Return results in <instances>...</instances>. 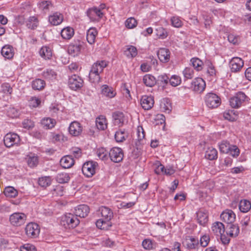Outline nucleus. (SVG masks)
<instances>
[{
	"label": "nucleus",
	"mask_w": 251,
	"mask_h": 251,
	"mask_svg": "<svg viewBox=\"0 0 251 251\" xmlns=\"http://www.w3.org/2000/svg\"><path fill=\"white\" fill-rule=\"evenodd\" d=\"M96 125L99 130H103L107 128V123L105 117L100 116L96 119Z\"/></svg>",
	"instance_id": "30"
},
{
	"label": "nucleus",
	"mask_w": 251,
	"mask_h": 251,
	"mask_svg": "<svg viewBox=\"0 0 251 251\" xmlns=\"http://www.w3.org/2000/svg\"><path fill=\"white\" fill-rule=\"evenodd\" d=\"M154 100L151 96L145 95L141 99L140 103L143 109L149 110L152 108L154 104Z\"/></svg>",
	"instance_id": "16"
},
{
	"label": "nucleus",
	"mask_w": 251,
	"mask_h": 251,
	"mask_svg": "<svg viewBox=\"0 0 251 251\" xmlns=\"http://www.w3.org/2000/svg\"><path fill=\"white\" fill-rule=\"evenodd\" d=\"M109 157L112 161L118 163L122 161L124 157V153L121 148L114 147L109 151Z\"/></svg>",
	"instance_id": "10"
},
{
	"label": "nucleus",
	"mask_w": 251,
	"mask_h": 251,
	"mask_svg": "<svg viewBox=\"0 0 251 251\" xmlns=\"http://www.w3.org/2000/svg\"><path fill=\"white\" fill-rule=\"evenodd\" d=\"M89 213V208L85 204H81L77 206L75 208V216L76 217H79L81 218H84L87 216Z\"/></svg>",
	"instance_id": "19"
},
{
	"label": "nucleus",
	"mask_w": 251,
	"mask_h": 251,
	"mask_svg": "<svg viewBox=\"0 0 251 251\" xmlns=\"http://www.w3.org/2000/svg\"><path fill=\"white\" fill-rule=\"evenodd\" d=\"M220 217L223 221L230 224L235 221L236 215L231 210L226 209L222 213Z\"/></svg>",
	"instance_id": "15"
},
{
	"label": "nucleus",
	"mask_w": 251,
	"mask_h": 251,
	"mask_svg": "<svg viewBox=\"0 0 251 251\" xmlns=\"http://www.w3.org/2000/svg\"><path fill=\"white\" fill-rule=\"evenodd\" d=\"M206 105L209 108L218 107L221 103L220 98L214 93H208L204 97Z\"/></svg>",
	"instance_id": "3"
},
{
	"label": "nucleus",
	"mask_w": 251,
	"mask_h": 251,
	"mask_svg": "<svg viewBox=\"0 0 251 251\" xmlns=\"http://www.w3.org/2000/svg\"><path fill=\"white\" fill-rule=\"evenodd\" d=\"M99 210L101 218L96 222V225L100 229L107 230L111 226L110 221L113 216V212L110 208L106 206L101 207Z\"/></svg>",
	"instance_id": "1"
},
{
	"label": "nucleus",
	"mask_w": 251,
	"mask_h": 251,
	"mask_svg": "<svg viewBox=\"0 0 251 251\" xmlns=\"http://www.w3.org/2000/svg\"><path fill=\"white\" fill-rule=\"evenodd\" d=\"M197 220L200 225L204 226L208 221L207 212L203 210H200L197 213Z\"/></svg>",
	"instance_id": "29"
},
{
	"label": "nucleus",
	"mask_w": 251,
	"mask_h": 251,
	"mask_svg": "<svg viewBox=\"0 0 251 251\" xmlns=\"http://www.w3.org/2000/svg\"><path fill=\"white\" fill-rule=\"evenodd\" d=\"M101 92L103 96L110 99L114 98L116 95V92L114 88L107 85H103L101 86Z\"/></svg>",
	"instance_id": "20"
},
{
	"label": "nucleus",
	"mask_w": 251,
	"mask_h": 251,
	"mask_svg": "<svg viewBox=\"0 0 251 251\" xmlns=\"http://www.w3.org/2000/svg\"><path fill=\"white\" fill-rule=\"evenodd\" d=\"M29 102L30 106L37 107L40 104L41 100L37 97H33L30 99Z\"/></svg>",
	"instance_id": "60"
},
{
	"label": "nucleus",
	"mask_w": 251,
	"mask_h": 251,
	"mask_svg": "<svg viewBox=\"0 0 251 251\" xmlns=\"http://www.w3.org/2000/svg\"><path fill=\"white\" fill-rule=\"evenodd\" d=\"M239 229L237 226L235 225H229V228L227 229L226 233L231 237H235L238 235Z\"/></svg>",
	"instance_id": "49"
},
{
	"label": "nucleus",
	"mask_w": 251,
	"mask_h": 251,
	"mask_svg": "<svg viewBox=\"0 0 251 251\" xmlns=\"http://www.w3.org/2000/svg\"><path fill=\"white\" fill-rule=\"evenodd\" d=\"M142 245L145 250H151L153 248V242L149 239H146L143 241Z\"/></svg>",
	"instance_id": "59"
},
{
	"label": "nucleus",
	"mask_w": 251,
	"mask_h": 251,
	"mask_svg": "<svg viewBox=\"0 0 251 251\" xmlns=\"http://www.w3.org/2000/svg\"><path fill=\"white\" fill-rule=\"evenodd\" d=\"M113 121L115 125L118 126H121L123 125L126 121V119L124 114L121 112H115L112 115Z\"/></svg>",
	"instance_id": "21"
},
{
	"label": "nucleus",
	"mask_w": 251,
	"mask_h": 251,
	"mask_svg": "<svg viewBox=\"0 0 251 251\" xmlns=\"http://www.w3.org/2000/svg\"><path fill=\"white\" fill-rule=\"evenodd\" d=\"M247 99L248 97L245 93L242 92H237L230 99V105L232 108H238L247 100Z\"/></svg>",
	"instance_id": "5"
},
{
	"label": "nucleus",
	"mask_w": 251,
	"mask_h": 251,
	"mask_svg": "<svg viewBox=\"0 0 251 251\" xmlns=\"http://www.w3.org/2000/svg\"><path fill=\"white\" fill-rule=\"evenodd\" d=\"M205 86V82L202 78L196 77L192 80L190 88L194 92L201 93L204 90Z\"/></svg>",
	"instance_id": "8"
},
{
	"label": "nucleus",
	"mask_w": 251,
	"mask_h": 251,
	"mask_svg": "<svg viewBox=\"0 0 251 251\" xmlns=\"http://www.w3.org/2000/svg\"><path fill=\"white\" fill-rule=\"evenodd\" d=\"M224 118L230 121H234L236 119L233 110H228L225 111L223 114Z\"/></svg>",
	"instance_id": "55"
},
{
	"label": "nucleus",
	"mask_w": 251,
	"mask_h": 251,
	"mask_svg": "<svg viewBox=\"0 0 251 251\" xmlns=\"http://www.w3.org/2000/svg\"><path fill=\"white\" fill-rule=\"evenodd\" d=\"M1 54L6 58H11L14 55L13 48L9 45L4 46L1 50Z\"/></svg>",
	"instance_id": "34"
},
{
	"label": "nucleus",
	"mask_w": 251,
	"mask_h": 251,
	"mask_svg": "<svg viewBox=\"0 0 251 251\" xmlns=\"http://www.w3.org/2000/svg\"><path fill=\"white\" fill-rule=\"evenodd\" d=\"M1 87V91L6 94H11L12 92V88L8 83H3Z\"/></svg>",
	"instance_id": "62"
},
{
	"label": "nucleus",
	"mask_w": 251,
	"mask_h": 251,
	"mask_svg": "<svg viewBox=\"0 0 251 251\" xmlns=\"http://www.w3.org/2000/svg\"><path fill=\"white\" fill-rule=\"evenodd\" d=\"M87 14L90 20L93 22L99 21L103 16V13L100 11V9L96 7L89 8Z\"/></svg>",
	"instance_id": "13"
},
{
	"label": "nucleus",
	"mask_w": 251,
	"mask_h": 251,
	"mask_svg": "<svg viewBox=\"0 0 251 251\" xmlns=\"http://www.w3.org/2000/svg\"><path fill=\"white\" fill-rule=\"evenodd\" d=\"M211 230L213 233L217 236L224 234L225 228L224 225L220 222H216L213 224L211 226Z\"/></svg>",
	"instance_id": "26"
},
{
	"label": "nucleus",
	"mask_w": 251,
	"mask_h": 251,
	"mask_svg": "<svg viewBox=\"0 0 251 251\" xmlns=\"http://www.w3.org/2000/svg\"><path fill=\"white\" fill-rule=\"evenodd\" d=\"M98 164L96 162L88 161L84 163L82 171L83 174L87 177H91L95 173L96 168Z\"/></svg>",
	"instance_id": "9"
},
{
	"label": "nucleus",
	"mask_w": 251,
	"mask_h": 251,
	"mask_svg": "<svg viewBox=\"0 0 251 251\" xmlns=\"http://www.w3.org/2000/svg\"><path fill=\"white\" fill-rule=\"evenodd\" d=\"M79 223V221L75 215L67 213L61 216L60 224L65 228L75 227Z\"/></svg>",
	"instance_id": "2"
},
{
	"label": "nucleus",
	"mask_w": 251,
	"mask_h": 251,
	"mask_svg": "<svg viewBox=\"0 0 251 251\" xmlns=\"http://www.w3.org/2000/svg\"><path fill=\"white\" fill-rule=\"evenodd\" d=\"M18 191L13 187L7 186L5 188L4 194L5 196L9 198H15L18 195Z\"/></svg>",
	"instance_id": "46"
},
{
	"label": "nucleus",
	"mask_w": 251,
	"mask_h": 251,
	"mask_svg": "<svg viewBox=\"0 0 251 251\" xmlns=\"http://www.w3.org/2000/svg\"><path fill=\"white\" fill-rule=\"evenodd\" d=\"M26 216L23 213L15 212L10 216L9 221L11 225L19 226L25 224Z\"/></svg>",
	"instance_id": "6"
},
{
	"label": "nucleus",
	"mask_w": 251,
	"mask_h": 251,
	"mask_svg": "<svg viewBox=\"0 0 251 251\" xmlns=\"http://www.w3.org/2000/svg\"><path fill=\"white\" fill-rule=\"evenodd\" d=\"M3 142L5 147L11 148L14 146H19L21 142V138L17 134L9 132L4 136Z\"/></svg>",
	"instance_id": "4"
},
{
	"label": "nucleus",
	"mask_w": 251,
	"mask_h": 251,
	"mask_svg": "<svg viewBox=\"0 0 251 251\" xmlns=\"http://www.w3.org/2000/svg\"><path fill=\"white\" fill-rule=\"evenodd\" d=\"M38 20L36 16H31L27 20L26 26L31 29H35L38 25Z\"/></svg>",
	"instance_id": "43"
},
{
	"label": "nucleus",
	"mask_w": 251,
	"mask_h": 251,
	"mask_svg": "<svg viewBox=\"0 0 251 251\" xmlns=\"http://www.w3.org/2000/svg\"><path fill=\"white\" fill-rule=\"evenodd\" d=\"M81 49L82 44L80 42L72 43L68 47V53L75 56L80 53Z\"/></svg>",
	"instance_id": "18"
},
{
	"label": "nucleus",
	"mask_w": 251,
	"mask_h": 251,
	"mask_svg": "<svg viewBox=\"0 0 251 251\" xmlns=\"http://www.w3.org/2000/svg\"><path fill=\"white\" fill-rule=\"evenodd\" d=\"M137 25L136 20L132 17L128 18L125 22L126 26L129 29L133 28L136 26Z\"/></svg>",
	"instance_id": "57"
},
{
	"label": "nucleus",
	"mask_w": 251,
	"mask_h": 251,
	"mask_svg": "<svg viewBox=\"0 0 251 251\" xmlns=\"http://www.w3.org/2000/svg\"><path fill=\"white\" fill-rule=\"evenodd\" d=\"M171 25L173 26L176 28H179L183 25V22L180 17L175 16L171 19Z\"/></svg>",
	"instance_id": "53"
},
{
	"label": "nucleus",
	"mask_w": 251,
	"mask_h": 251,
	"mask_svg": "<svg viewBox=\"0 0 251 251\" xmlns=\"http://www.w3.org/2000/svg\"><path fill=\"white\" fill-rule=\"evenodd\" d=\"M42 75L46 79L53 80L56 78V74L53 70L47 69L43 72Z\"/></svg>",
	"instance_id": "47"
},
{
	"label": "nucleus",
	"mask_w": 251,
	"mask_h": 251,
	"mask_svg": "<svg viewBox=\"0 0 251 251\" xmlns=\"http://www.w3.org/2000/svg\"><path fill=\"white\" fill-rule=\"evenodd\" d=\"M231 145L226 141H223L219 144V150L221 152L227 153L230 151Z\"/></svg>",
	"instance_id": "51"
},
{
	"label": "nucleus",
	"mask_w": 251,
	"mask_h": 251,
	"mask_svg": "<svg viewBox=\"0 0 251 251\" xmlns=\"http://www.w3.org/2000/svg\"><path fill=\"white\" fill-rule=\"evenodd\" d=\"M205 157L210 160H215L218 157V151L217 150L212 147L207 148L205 151Z\"/></svg>",
	"instance_id": "31"
},
{
	"label": "nucleus",
	"mask_w": 251,
	"mask_h": 251,
	"mask_svg": "<svg viewBox=\"0 0 251 251\" xmlns=\"http://www.w3.org/2000/svg\"><path fill=\"white\" fill-rule=\"evenodd\" d=\"M107 65V64L105 61H98L93 64L91 70L96 73H98L100 75V74L103 72L104 68H105Z\"/></svg>",
	"instance_id": "25"
},
{
	"label": "nucleus",
	"mask_w": 251,
	"mask_h": 251,
	"mask_svg": "<svg viewBox=\"0 0 251 251\" xmlns=\"http://www.w3.org/2000/svg\"><path fill=\"white\" fill-rule=\"evenodd\" d=\"M244 61L238 57H233L229 62V66L232 72H239L244 66Z\"/></svg>",
	"instance_id": "12"
},
{
	"label": "nucleus",
	"mask_w": 251,
	"mask_h": 251,
	"mask_svg": "<svg viewBox=\"0 0 251 251\" xmlns=\"http://www.w3.org/2000/svg\"><path fill=\"white\" fill-rule=\"evenodd\" d=\"M156 34L157 36L161 39H165L168 36L166 30L162 27H158L156 29Z\"/></svg>",
	"instance_id": "56"
},
{
	"label": "nucleus",
	"mask_w": 251,
	"mask_h": 251,
	"mask_svg": "<svg viewBox=\"0 0 251 251\" xmlns=\"http://www.w3.org/2000/svg\"><path fill=\"white\" fill-rule=\"evenodd\" d=\"M38 182L39 186L46 188L51 184L52 179L50 176H42L39 178Z\"/></svg>",
	"instance_id": "40"
},
{
	"label": "nucleus",
	"mask_w": 251,
	"mask_h": 251,
	"mask_svg": "<svg viewBox=\"0 0 251 251\" xmlns=\"http://www.w3.org/2000/svg\"><path fill=\"white\" fill-rule=\"evenodd\" d=\"M69 132L73 136H79L82 131L81 125L77 121L72 122L69 126Z\"/></svg>",
	"instance_id": "14"
},
{
	"label": "nucleus",
	"mask_w": 251,
	"mask_h": 251,
	"mask_svg": "<svg viewBox=\"0 0 251 251\" xmlns=\"http://www.w3.org/2000/svg\"><path fill=\"white\" fill-rule=\"evenodd\" d=\"M25 160L28 166L31 168L36 167L38 164V156L32 152H30L26 155Z\"/></svg>",
	"instance_id": "23"
},
{
	"label": "nucleus",
	"mask_w": 251,
	"mask_h": 251,
	"mask_svg": "<svg viewBox=\"0 0 251 251\" xmlns=\"http://www.w3.org/2000/svg\"><path fill=\"white\" fill-rule=\"evenodd\" d=\"M46 85L45 81L41 79H36L32 82V88L34 90H41L44 89Z\"/></svg>",
	"instance_id": "42"
},
{
	"label": "nucleus",
	"mask_w": 251,
	"mask_h": 251,
	"mask_svg": "<svg viewBox=\"0 0 251 251\" xmlns=\"http://www.w3.org/2000/svg\"><path fill=\"white\" fill-rule=\"evenodd\" d=\"M63 20V16L60 13L55 12L49 17L50 23L53 25H60Z\"/></svg>",
	"instance_id": "24"
},
{
	"label": "nucleus",
	"mask_w": 251,
	"mask_h": 251,
	"mask_svg": "<svg viewBox=\"0 0 251 251\" xmlns=\"http://www.w3.org/2000/svg\"><path fill=\"white\" fill-rule=\"evenodd\" d=\"M190 62L193 67L197 71H200L202 69L203 62L199 58L196 57L192 58Z\"/></svg>",
	"instance_id": "48"
},
{
	"label": "nucleus",
	"mask_w": 251,
	"mask_h": 251,
	"mask_svg": "<svg viewBox=\"0 0 251 251\" xmlns=\"http://www.w3.org/2000/svg\"><path fill=\"white\" fill-rule=\"evenodd\" d=\"M143 81L146 86L153 87L156 83L155 78L152 75L147 74L143 77Z\"/></svg>",
	"instance_id": "35"
},
{
	"label": "nucleus",
	"mask_w": 251,
	"mask_h": 251,
	"mask_svg": "<svg viewBox=\"0 0 251 251\" xmlns=\"http://www.w3.org/2000/svg\"><path fill=\"white\" fill-rule=\"evenodd\" d=\"M127 133L125 131L119 130L115 134V138L117 142H122L127 137Z\"/></svg>",
	"instance_id": "50"
},
{
	"label": "nucleus",
	"mask_w": 251,
	"mask_h": 251,
	"mask_svg": "<svg viewBox=\"0 0 251 251\" xmlns=\"http://www.w3.org/2000/svg\"><path fill=\"white\" fill-rule=\"evenodd\" d=\"M98 34V32L95 28H90L87 32L86 39L88 42L90 44H93L95 43L96 37Z\"/></svg>",
	"instance_id": "33"
},
{
	"label": "nucleus",
	"mask_w": 251,
	"mask_h": 251,
	"mask_svg": "<svg viewBox=\"0 0 251 251\" xmlns=\"http://www.w3.org/2000/svg\"><path fill=\"white\" fill-rule=\"evenodd\" d=\"M251 208V204L249 201L241 200L239 204L240 210L243 213L247 212Z\"/></svg>",
	"instance_id": "45"
},
{
	"label": "nucleus",
	"mask_w": 251,
	"mask_h": 251,
	"mask_svg": "<svg viewBox=\"0 0 251 251\" xmlns=\"http://www.w3.org/2000/svg\"><path fill=\"white\" fill-rule=\"evenodd\" d=\"M38 6L40 10L46 12L52 9L53 4L51 1H40L38 3Z\"/></svg>",
	"instance_id": "41"
},
{
	"label": "nucleus",
	"mask_w": 251,
	"mask_h": 251,
	"mask_svg": "<svg viewBox=\"0 0 251 251\" xmlns=\"http://www.w3.org/2000/svg\"><path fill=\"white\" fill-rule=\"evenodd\" d=\"M83 81L79 76L74 75L69 77L68 85L72 90L80 88L83 85Z\"/></svg>",
	"instance_id": "11"
},
{
	"label": "nucleus",
	"mask_w": 251,
	"mask_h": 251,
	"mask_svg": "<svg viewBox=\"0 0 251 251\" xmlns=\"http://www.w3.org/2000/svg\"><path fill=\"white\" fill-rule=\"evenodd\" d=\"M160 108L163 111L169 113L172 109L170 100L168 98L163 99L161 100Z\"/></svg>",
	"instance_id": "36"
},
{
	"label": "nucleus",
	"mask_w": 251,
	"mask_h": 251,
	"mask_svg": "<svg viewBox=\"0 0 251 251\" xmlns=\"http://www.w3.org/2000/svg\"><path fill=\"white\" fill-rule=\"evenodd\" d=\"M40 56L45 59H50L52 55V50L48 46H43L40 50Z\"/></svg>",
	"instance_id": "32"
},
{
	"label": "nucleus",
	"mask_w": 251,
	"mask_h": 251,
	"mask_svg": "<svg viewBox=\"0 0 251 251\" xmlns=\"http://www.w3.org/2000/svg\"><path fill=\"white\" fill-rule=\"evenodd\" d=\"M70 179L69 174L66 173H58L55 177L56 181L59 183H67Z\"/></svg>",
	"instance_id": "44"
},
{
	"label": "nucleus",
	"mask_w": 251,
	"mask_h": 251,
	"mask_svg": "<svg viewBox=\"0 0 251 251\" xmlns=\"http://www.w3.org/2000/svg\"><path fill=\"white\" fill-rule=\"evenodd\" d=\"M20 250L21 251H36L35 246L30 244L24 245L21 247Z\"/></svg>",
	"instance_id": "64"
},
{
	"label": "nucleus",
	"mask_w": 251,
	"mask_h": 251,
	"mask_svg": "<svg viewBox=\"0 0 251 251\" xmlns=\"http://www.w3.org/2000/svg\"><path fill=\"white\" fill-rule=\"evenodd\" d=\"M25 232L28 237L34 238L39 234L40 228L36 223H29L26 225L25 227Z\"/></svg>",
	"instance_id": "7"
},
{
	"label": "nucleus",
	"mask_w": 251,
	"mask_h": 251,
	"mask_svg": "<svg viewBox=\"0 0 251 251\" xmlns=\"http://www.w3.org/2000/svg\"><path fill=\"white\" fill-rule=\"evenodd\" d=\"M74 34L73 28L70 27L64 28L61 32V35L63 39L66 40L70 39Z\"/></svg>",
	"instance_id": "37"
},
{
	"label": "nucleus",
	"mask_w": 251,
	"mask_h": 251,
	"mask_svg": "<svg viewBox=\"0 0 251 251\" xmlns=\"http://www.w3.org/2000/svg\"><path fill=\"white\" fill-rule=\"evenodd\" d=\"M198 244V239L190 236H187L183 241V245L189 249H195Z\"/></svg>",
	"instance_id": "22"
},
{
	"label": "nucleus",
	"mask_w": 251,
	"mask_h": 251,
	"mask_svg": "<svg viewBox=\"0 0 251 251\" xmlns=\"http://www.w3.org/2000/svg\"><path fill=\"white\" fill-rule=\"evenodd\" d=\"M41 124L42 126L46 129H50L53 128L56 125V122L54 119L46 117L44 118L41 122Z\"/></svg>",
	"instance_id": "28"
},
{
	"label": "nucleus",
	"mask_w": 251,
	"mask_h": 251,
	"mask_svg": "<svg viewBox=\"0 0 251 251\" xmlns=\"http://www.w3.org/2000/svg\"><path fill=\"white\" fill-rule=\"evenodd\" d=\"M60 162L63 168L68 169L72 167L75 163V161L72 155H68L63 156Z\"/></svg>",
	"instance_id": "27"
},
{
	"label": "nucleus",
	"mask_w": 251,
	"mask_h": 251,
	"mask_svg": "<svg viewBox=\"0 0 251 251\" xmlns=\"http://www.w3.org/2000/svg\"><path fill=\"white\" fill-rule=\"evenodd\" d=\"M72 156H74L75 158H79L81 156L82 152L80 149L76 147L73 148L71 150Z\"/></svg>",
	"instance_id": "61"
},
{
	"label": "nucleus",
	"mask_w": 251,
	"mask_h": 251,
	"mask_svg": "<svg viewBox=\"0 0 251 251\" xmlns=\"http://www.w3.org/2000/svg\"><path fill=\"white\" fill-rule=\"evenodd\" d=\"M182 74L186 79H191L194 76V71L190 67H186L183 71Z\"/></svg>",
	"instance_id": "58"
},
{
	"label": "nucleus",
	"mask_w": 251,
	"mask_h": 251,
	"mask_svg": "<svg viewBox=\"0 0 251 251\" xmlns=\"http://www.w3.org/2000/svg\"><path fill=\"white\" fill-rule=\"evenodd\" d=\"M171 52L169 49L160 48L157 52V55L160 61L163 63H167L170 59Z\"/></svg>",
	"instance_id": "17"
},
{
	"label": "nucleus",
	"mask_w": 251,
	"mask_h": 251,
	"mask_svg": "<svg viewBox=\"0 0 251 251\" xmlns=\"http://www.w3.org/2000/svg\"><path fill=\"white\" fill-rule=\"evenodd\" d=\"M169 82L171 86L176 87L181 84V78L177 75H173L169 78Z\"/></svg>",
	"instance_id": "52"
},
{
	"label": "nucleus",
	"mask_w": 251,
	"mask_h": 251,
	"mask_svg": "<svg viewBox=\"0 0 251 251\" xmlns=\"http://www.w3.org/2000/svg\"><path fill=\"white\" fill-rule=\"evenodd\" d=\"M100 75L96 73L91 70L89 72V80L91 82L94 83H98L100 82Z\"/></svg>",
	"instance_id": "54"
},
{
	"label": "nucleus",
	"mask_w": 251,
	"mask_h": 251,
	"mask_svg": "<svg viewBox=\"0 0 251 251\" xmlns=\"http://www.w3.org/2000/svg\"><path fill=\"white\" fill-rule=\"evenodd\" d=\"M96 154L100 159L102 161H107L109 158V151L105 148H101L97 150Z\"/></svg>",
	"instance_id": "39"
},
{
	"label": "nucleus",
	"mask_w": 251,
	"mask_h": 251,
	"mask_svg": "<svg viewBox=\"0 0 251 251\" xmlns=\"http://www.w3.org/2000/svg\"><path fill=\"white\" fill-rule=\"evenodd\" d=\"M230 148V151H229L227 153L233 157L238 156L239 154L240 151L239 149L237 147V146L231 145Z\"/></svg>",
	"instance_id": "63"
},
{
	"label": "nucleus",
	"mask_w": 251,
	"mask_h": 251,
	"mask_svg": "<svg viewBox=\"0 0 251 251\" xmlns=\"http://www.w3.org/2000/svg\"><path fill=\"white\" fill-rule=\"evenodd\" d=\"M125 55L128 58H133L137 54V50L133 46H127L124 51Z\"/></svg>",
	"instance_id": "38"
}]
</instances>
